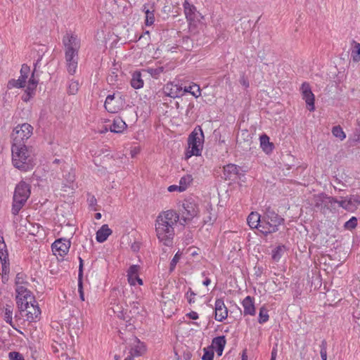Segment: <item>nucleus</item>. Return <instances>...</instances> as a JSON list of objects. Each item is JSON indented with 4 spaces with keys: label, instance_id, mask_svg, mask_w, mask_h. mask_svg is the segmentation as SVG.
Wrapping results in <instances>:
<instances>
[{
    "label": "nucleus",
    "instance_id": "nucleus-54",
    "mask_svg": "<svg viewBox=\"0 0 360 360\" xmlns=\"http://www.w3.org/2000/svg\"><path fill=\"white\" fill-rule=\"evenodd\" d=\"M79 273H78V278L82 280L83 278V265L84 261L81 257H79Z\"/></svg>",
    "mask_w": 360,
    "mask_h": 360
},
{
    "label": "nucleus",
    "instance_id": "nucleus-14",
    "mask_svg": "<svg viewBox=\"0 0 360 360\" xmlns=\"http://www.w3.org/2000/svg\"><path fill=\"white\" fill-rule=\"evenodd\" d=\"M71 243L70 240L65 238H59L52 244V251L55 255L63 257L68 254L70 248Z\"/></svg>",
    "mask_w": 360,
    "mask_h": 360
},
{
    "label": "nucleus",
    "instance_id": "nucleus-29",
    "mask_svg": "<svg viewBox=\"0 0 360 360\" xmlns=\"http://www.w3.org/2000/svg\"><path fill=\"white\" fill-rule=\"evenodd\" d=\"M143 11L145 13V24L146 26L152 25L155 22L154 10L150 11L146 5L143 6Z\"/></svg>",
    "mask_w": 360,
    "mask_h": 360
},
{
    "label": "nucleus",
    "instance_id": "nucleus-9",
    "mask_svg": "<svg viewBox=\"0 0 360 360\" xmlns=\"http://www.w3.org/2000/svg\"><path fill=\"white\" fill-rule=\"evenodd\" d=\"M16 303L19 310H22L27 307L30 303L36 302L35 297L32 292L25 286L15 288Z\"/></svg>",
    "mask_w": 360,
    "mask_h": 360
},
{
    "label": "nucleus",
    "instance_id": "nucleus-64",
    "mask_svg": "<svg viewBox=\"0 0 360 360\" xmlns=\"http://www.w3.org/2000/svg\"><path fill=\"white\" fill-rule=\"evenodd\" d=\"M224 348H218V349H216V352H217V354H218L219 356H221V355L222 354V352H223V351H224Z\"/></svg>",
    "mask_w": 360,
    "mask_h": 360
},
{
    "label": "nucleus",
    "instance_id": "nucleus-40",
    "mask_svg": "<svg viewBox=\"0 0 360 360\" xmlns=\"http://www.w3.org/2000/svg\"><path fill=\"white\" fill-rule=\"evenodd\" d=\"M127 280L129 283L131 285H135L136 283H138L139 285H143V281L141 278H139V275H127Z\"/></svg>",
    "mask_w": 360,
    "mask_h": 360
},
{
    "label": "nucleus",
    "instance_id": "nucleus-17",
    "mask_svg": "<svg viewBox=\"0 0 360 360\" xmlns=\"http://www.w3.org/2000/svg\"><path fill=\"white\" fill-rule=\"evenodd\" d=\"M243 307V314L254 316L255 314V307L254 298L250 296H247L242 302Z\"/></svg>",
    "mask_w": 360,
    "mask_h": 360
},
{
    "label": "nucleus",
    "instance_id": "nucleus-57",
    "mask_svg": "<svg viewBox=\"0 0 360 360\" xmlns=\"http://www.w3.org/2000/svg\"><path fill=\"white\" fill-rule=\"evenodd\" d=\"M240 83L246 88L249 86V82L244 77L240 78Z\"/></svg>",
    "mask_w": 360,
    "mask_h": 360
},
{
    "label": "nucleus",
    "instance_id": "nucleus-32",
    "mask_svg": "<svg viewBox=\"0 0 360 360\" xmlns=\"http://www.w3.org/2000/svg\"><path fill=\"white\" fill-rule=\"evenodd\" d=\"M184 91L187 93H190L195 98H198L201 95V91L199 85L196 84H193V85H189L188 86L184 87Z\"/></svg>",
    "mask_w": 360,
    "mask_h": 360
},
{
    "label": "nucleus",
    "instance_id": "nucleus-51",
    "mask_svg": "<svg viewBox=\"0 0 360 360\" xmlns=\"http://www.w3.org/2000/svg\"><path fill=\"white\" fill-rule=\"evenodd\" d=\"M180 257H181V255L177 252L175 254V255L172 258V259L170 262V271H171L175 269L176 264L178 263V262L180 259Z\"/></svg>",
    "mask_w": 360,
    "mask_h": 360
},
{
    "label": "nucleus",
    "instance_id": "nucleus-52",
    "mask_svg": "<svg viewBox=\"0 0 360 360\" xmlns=\"http://www.w3.org/2000/svg\"><path fill=\"white\" fill-rule=\"evenodd\" d=\"M195 295L196 294L193 291H192L191 288H189L188 291L186 294V298L189 304L195 302Z\"/></svg>",
    "mask_w": 360,
    "mask_h": 360
},
{
    "label": "nucleus",
    "instance_id": "nucleus-7",
    "mask_svg": "<svg viewBox=\"0 0 360 360\" xmlns=\"http://www.w3.org/2000/svg\"><path fill=\"white\" fill-rule=\"evenodd\" d=\"M32 131L33 127L28 123L17 125L11 134L12 145H25Z\"/></svg>",
    "mask_w": 360,
    "mask_h": 360
},
{
    "label": "nucleus",
    "instance_id": "nucleus-13",
    "mask_svg": "<svg viewBox=\"0 0 360 360\" xmlns=\"http://www.w3.org/2000/svg\"><path fill=\"white\" fill-rule=\"evenodd\" d=\"M300 90L303 100L305 101L307 108L309 111L312 112L315 109L314 100L315 97L311 91L310 85L307 82L302 83Z\"/></svg>",
    "mask_w": 360,
    "mask_h": 360
},
{
    "label": "nucleus",
    "instance_id": "nucleus-21",
    "mask_svg": "<svg viewBox=\"0 0 360 360\" xmlns=\"http://www.w3.org/2000/svg\"><path fill=\"white\" fill-rule=\"evenodd\" d=\"M63 171L65 172L63 174V177L64 179V186L71 188L75 180V171L72 168H70V170H67V169H63Z\"/></svg>",
    "mask_w": 360,
    "mask_h": 360
},
{
    "label": "nucleus",
    "instance_id": "nucleus-23",
    "mask_svg": "<svg viewBox=\"0 0 360 360\" xmlns=\"http://www.w3.org/2000/svg\"><path fill=\"white\" fill-rule=\"evenodd\" d=\"M115 98V94H110L105 98L104 107L105 110L110 113H115L119 110V107L112 103Z\"/></svg>",
    "mask_w": 360,
    "mask_h": 360
},
{
    "label": "nucleus",
    "instance_id": "nucleus-50",
    "mask_svg": "<svg viewBox=\"0 0 360 360\" xmlns=\"http://www.w3.org/2000/svg\"><path fill=\"white\" fill-rule=\"evenodd\" d=\"M8 356L10 360H25L22 355L17 352H11Z\"/></svg>",
    "mask_w": 360,
    "mask_h": 360
},
{
    "label": "nucleus",
    "instance_id": "nucleus-11",
    "mask_svg": "<svg viewBox=\"0 0 360 360\" xmlns=\"http://www.w3.org/2000/svg\"><path fill=\"white\" fill-rule=\"evenodd\" d=\"M309 201L311 206L321 212H324L328 209V196L323 193L314 195Z\"/></svg>",
    "mask_w": 360,
    "mask_h": 360
},
{
    "label": "nucleus",
    "instance_id": "nucleus-25",
    "mask_svg": "<svg viewBox=\"0 0 360 360\" xmlns=\"http://www.w3.org/2000/svg\"><path fill=\"white\" fill-rule=\"evenodd\" d=\"M259 139H260V146H261V148H262V150L266 153H269L272 152L273 148H274V145L272 143H271L269 141V137L267 135L264 134L260 136Z\"/></svg>",
    "mask_w": 360,
    "mask_h": 360
},
{
    "label": "nucleus",
    "instance_id": "nucleus-22",
    "mask_svg": "<svg viewBox=\"0 0 360 360\" xmlns=\"http://www.w3.org/2000/svg\"><path fill=\"white\" fill-rule=\"evenodd\" d=\"M181 89L173 83H167L164 87L165 94L171 98L178 97Z\"/></svg>",
    "mask_w": 360,
    "mask_h": 360
},
{
    "label": "nucleus",
    "instance_id": "nucleus-45",
    "mask_svg": "<svg viewBox=\"0 0 360 360\" xmlns=\"http://www.w3.org/2000/svg\"><path fill=\"white\" fill-rule=\"evenodd\" d=\"M25 274L22 273H18L15 276V288L24 286Z\"/></svg>",
    "mask_w": 360,
    "mask_h": 360
},
{
    "label": "nucleus",
    "instance_id": "nucleus-27",
    "mask_svg": "<svg viewBox=\"0 0 360 360\" xmlns=\"http://www.w3.org/2000/svg\"><path fill=\"white\" fill-rule=\"evenodd\" d=\"M131 85L133 88L138 89L143 86V81L141 78V74L139 71H136L132 75Z\"/></svg>",
    "mask_w": 360,
    "mask_h": 360
},
{
    "label": "nucleus",
    "instance_id": "nucleus-34",
    "mask_svg": "<svg viewBox=\"0 0 360 360\" xmlns=\"http://www.w3.org/2000/svg\"><path fill=\"white\" fill-rule=\"evenodd\" d=\"M226 343V338L224 335L218 336L212 340V345L216 348H224Z\"/></svg>",
    "mask_w": 360,
    "mask_h": 360
},
{
    "label": "nucleus",
    "instance_id": "nucleus-26",
    "mask_svg": "<svg viewBox=\"0 0 360 360\" xmlns=\"http://www.w3.org/2000/svg\"><path fill=\"white\" fill-rule=\"evenodd\" d=\"M183 6L187 20L190 21L193 20L195 18V12L196 11L195 7L193 5L190 4L188 1H184Z\"/></svg>",
    "mask_w": 360,
    "mask_h": 360
},
{
    "label": "nucleus",
    "instance_id": "nucleus-3",
    "mask_svg": "<svg viewBox=\"0 0 360 360\" xmlns=\"http://www.w3.org/2000/svg\"><path fill=\"white\" fill-rule=\"evenodd\" d=\"M11 155L13 165L22 172L32 170L34 165V160L32 151L26 145H11Z\"/></svg>",
    "mask_w": 360,
    "mask_h": 360
},
{
    "label": "nucleus",
    "instance_id": "nucleus-4",
    "mask_svg": "<svg viewBox=\"0 0 360 360\" xmlns=\"http://www.w3.org/2000/svg\"><path fill=\"white\" fill-rule=\"evenodd\" d=\"M31 193L30 186L24 181H20L15 186L13 196L11 212L13 215L18 214L20 210L25 205Z\"/></svg>",
    "mask_w": 360,
    "mask_h": 360
},
{
    "label": "nucleus",
    "instance_id": "nucleus-15",
    "mask_svg": "<svg viewBox=\"0 0 360 360\" xmlns=\"http://www.w3.org/2000/svg\"><path fill=\"white\" fill-rule=\"evenodd\" d=\"M214 319L221 322L228 316V309L221 298L217 299L214 303Z\"/></svg>",
    "mask_w": 360,
    "mask_h": 360
},
{
    "label": "nucleus",
    "instance_id": "nucleus-55",
    "mask_svg": "<svg viewBox=\"0 0 360 360\" xmlns=\"http://www.w3.org/2000/svg\"><path fill=\"white\" fill-rule=\"evenodd\" d=\"M53 164H60L62 163V169H68V165L62 160L60 159H55L53 161Z\"/></svg>",
    "mask_w": 360,
    "mask_h": 360
},
{
    "label": "nucleus",
    "instance_id": "nucleus-31",
    "mask_svg": "<svg viewBox=\"0 0 360 360\" xmlns=\"http://www.w3.org/2000/svg\"><path fill=\"white\" fill-rule=\"evenodd\" d=\"M352 44L354 46L351 53V58L354 62L358 63L360 61V44L354 40L352 41Z\"/></svg>",
    "mask_w": 360,
    "mask_h": 360
},
{
    "label": "nucleus",
    "instance_id": "nucleus-44",
    "mask_svg": "<svg viewBox=\"0 0 360 360\" xmlns=\"http://www.w3.org/2000/svg\"><path fill=\"white\" fill-rule=\"evenodd\" d=\"M321 350V357L322 360H327V342L325 340L321 341V344L320 345Z\"/></svg>",
    "mask_w": 360,
    "mask_h": 360
},
{
    "label": "nucleus",
    "instance_id": "nucleus-18",
    "mask_svg": "<svg viewBox=\"0 0 360 360\" xmlns=\"http://www.w3.org/2000/svg\"><path fill=\"white\" fill-rule=\"evenodd\" d=\"M247 222L251 229H257L259 231L262 225L260 214L256 212H252L247 218Z\"/></svg>",
    "mask_w": 360,
    "mask_h": 360
},
{
    "label": "nucleus",
    "instance_id": "nucleus-59",
    "mask_svg": "<svg viewBox=\"0 0 360 360\" xmlns=\"http://www.w3.org/2000/svg\"><path fill=\"white\" fill-rule=\"evenodd\" d=\"M167 191L169 192H174V191H179L178 186L177 185H171L167 188Z\"/></svg>",
    "mask_w": 360,
    "mask_h": 360
},
{
    "label": "nucleus",
    "instance_id": "nucleus-6",
    "mask_svg": "<svg viewBox=\"0 0 360 360\" xmlns=\"http://www.w3.org/2000/svg\"><path fill=\"white\" fill-rule=\"evenodd\" d=\"M203 143L204 134L202 129L200 126H197L188 136V150L186 153V159H188L193 155L200 156L203 148Z\"/></svg>",
    "mask_w": 360,
    "mask_h": 360
},
{
    "label": "nucleus",
    "instance_id": "nucleus-39",
    "mask_svg": "<svg viewBox=\"0 0 360 360\" xmlns=\"http://www.w3.org/2000/svg\"><path fill=\"white\" fill-rule=\"evenodd\" d=\"M35 91V89L27 86L25 91V94L22 96V100L24 102H28L34 96Z\"/></svg>",
    "mask_w": 360,
    "mask_h": 360
},
{
    "label": "nucleus",
    "instance_id": "nucleus-2",
    "mask_svg": "<svg viewBox=\"0 0 360 360\" xmlns=\"http://www.w3.org/2000/svg\"><path fill=\"white\" fill-rule=\"evenodd\" d=\"M65 52V68L70 75L77 72L79 60L80 39L77 35L67 32L62 39Z\"/></svg>",
    "mask_w": 360,
    "mask_h": 360
},
{
    "label": "nucleus",
    "instance_id": "nucleus-42",
    "mask_svg": "<svg viewBox=\"0 0 360 360\" xmlns=\"http://www.w3.org/2000/svg\"><path fill=\"white\" fill-rule=\"evenodd\" d=\"M146 71L153 77L158 78L160 76V75L162 72H163L164 68L163 67H158V68H148Z\"/></svg>",
    "mask_w": 360,
    "mask_h": 360
},
{
    "label": "nucleus",
    "instance_id": "nucleus-28",
    "mask_svg": "<svg viewBox=\"0 0 360 360\" xmlns=\"http://www.w3.org/2000/svg\"><path fill=\"white\" fill-rule=\"evenodd\" d=\"M193 181V177L191 174H186L182 176L179 181V185L178 186L179 192H183L187 189Z\"/></svg>",
    "mask_w": 360,
    "mask_h": 360
},
{
    "label": "nucleus",
    "instance_id": "nucleus-8",
    "mask_svg": "<svg viewBox=\"0 0 360 360\" xmlns=\"http://www.w3.org/2000/svg\"><path fill=\"white\" fill-rule=\"evenodd\" d=\"M181 210V219L184 223L191 221L199 212L198 203L192 198L184 200Z\"/></svg>",
    "mask_w": 360,
    "mask_h": 360
},
{
    "label": "nucleus",
    "instance_id": "nucleus-36",
    "mask_svg": "<svg viewBox=\"0 0 360 360\" xmlns=\"http://www.w3.org/2000/svg\"><path fill=\"white\" fill-rule=\"evenodd\" d=\"M145 350V346L143 344H138L131 349L130 354L134 357L140 356L143 354Z\"/></svg>",
    "mask_w": 360,
    "mask_h": 360
},
{
    "label": "nucleus",
    "instance_id": "nucleus-62",
    "mask_svg": "<svg viewBox=\"0 0 360 360\" xmlns=\"http://www.w3.org/2000/svg\"><path fill=\"white\" fill-rule=\"evenodd\" d=\"M328 203H338V200L333 197H328Z\"/></svg>",
    "mask_w": 360,
    "mask_h": 360
},
{
    "label": "nucleus",
    "instance_id": "nucleus-49",
    "mask_svg": "<svg viewBox=\"0 0 360 360\" xmlns=\"http://www.w3.org/2000/svg\"><path fill=\"white\" fill-rule=\"evenodd\" d=\"M141 267L139 265L137 264H133L129 266V269L127 270V275H139V271L140 270Z\"/></svg>",
    "mask_w": 360,
    "mask_h": 360
},
{
    "label": "nucleus",
    "instance_id": "nucleus-56",
    "mask_svg": "<svg viewBox=\"0 0 360 360\" xmlns=\"http://www.w3.org/2000/svg\"><path fill=\"white\" fill-rule=\"evenodd\" d=\"M188 317H189L191 319L196 320L198 319V314L196 311H191L186 315Z\"/></svg>",
    "mask_w": 360,
    "mask_h": 360
},
{
    "label": "nucleus",
    "instance_id": "nucleus-30",
    "mask_svg": "<svg viewBox=\"0 0 360 360\" xmlns=\"http://www.w3.org/2000/svg\"><path fill=\"white\" fill-rule=\"evenodd\" d=\"M285 251V245H281L277 246L276 248H274L272 250V252H271L272 259L275 262L279 261Z\"/></svg>",
    "mask_w": 360,
    "mask_h": 360
},
{
    "label": "nucleus",
    "instance_id": "nucleus-20",
    "mask_svg": "<svg viewBox=\"0 0 360 360\" xmlns=\"http://www.w3.org/2000/svg\"><path fill=\"white\" fill-rule=\"evenodd\" d=\"M111 233L112 230L108 227V225L103 224L96 232V240L98 243H103Z\"/></svg>",
    "mask_w": 360,
    "mask_h": 360
},
{
    "label": "nucleus",
    "instance_id": "nucleus-43",
    "mask_svg": "<svg viewBox=\"0 0 360 360\" xmlns=\"http://www.w3.org/2000/svg\"><path fill=\"white\" fill-rule=\"evenodd\" d=\"M349 202L352 205V210L360 205V195H350L349 196Z\"/></svg>",
    "mask_w": 360,
    "mask_h": 360
},
{
    "label": "nucleus",
    "instance_id": "nucleus-61",
    "mask_svg": "<svg viewBox=\"0 0 360 360\" xmlns=\"http://www.w3.org/2000/svg\"><path fill=\"white\" fill-rule=\"evenodd\" d=\"M355 323L360 327V314L357 316L356 314L353 315Z\"/></svg>",
    "mask_w": 360,
    "mask_h": 360
},
{
    "label": "nucleus",
    "instance_id": "nucleus-35",
    "mask_svg": "<svg viewBox=\"0 0 360 360\" xmlns=\"http://www.w3.org/2000/svg\"><path fill=\"white\" fill-rule=\"evenodd\" d=\"M332 134L333 135L340 139L341 141L344 140L346 138V134L344 132L342 128L340 126H335L332 129Z\"/></svg>",
    "mask_w": 360,
    "mask_h": 360
},
{
    "label": "nucleus",
    "instance_id": "nucleus-12",
    "mask_svg": "<svg viewBox=\"0 0 360 360\" xmlns=\"http://www.w3.org/2000/svg\"><path fill=\"white\" fill-rule=\"evenodd\" d=\"M26 309L22 310H19L20 313L25 312V316L26 317V321L29 322H35L37 321L41 315V310L39 307L38 303L32 302L27 304Z\"/></svg>",
    "mask_w": 360,
    "mask_h": 360
},
{
    "label": "nucleus",
    "instance_id": "nucleus-38",
    "mask_svg": "<svg viewBox=\"0 0 360 360\" xmlns=\"http://www.w3.org/2000/svg\"><path fill=\"white\" fill-rule=\"evenodd\" d=\"M5 314H4V320L11 324L12 322V315H13V305L6 304L4 308Z\"/></svg>",
    "mask_w": 360,
    "mask_h": 360
},
{
    "label": "nucleus",
    "instance_id": "nucleus-41",
    "mask_svg": "<svg viewBox=\"0 0 360 360\" xmlns=\"http://www.w3.org/2000/svg\"><path fill=\"white\" fill-rule=\"evenodd\" d=\"M357 226V218L355 217H352L348 221H347L344 224V228L347 230H352L355 229Z\"/></svg>",
    "mask_w": 360,
    "mask_h": 360
},
{
    "label": "nucleus",
    "instance_id": "nucleus-33",
    "mask_svg": "<svg viewBox=\"0 0 360 360\" xmlns=\"http://www.w3.org/2000/svg\"><path fill=\"white\" fill-rule=\"evenodd\" d=\"M79 89V83L77 80L70 79L68 84V92L69 94L75 95Z\"/></svg>",
    "mask_w": 360,
    "mask_h": 360
},
{
    "label": "nucleus",
    "instance_id": "nucleus-58",
    "mask_svg": "<svg viewBox=\"0 0 360 360\" xmlns=\"http://www.w3.org/2000/svg\"><path fill=\"white\" fill-rule=\"evenodd\" d=\"M277 356V348L274 347L271 351V360H276Z\"/></svg>",
    "mask_w": 360,
    "mask_h": 360
},
{
    "label": "nucleus",
    "instance_id": "nucleus-46",
    "mask_svg": "<svg viewBox=\"0 0 360 360\" xmlns=\"http://www.w3.org/2000/svg\"><path fill=\"white\" fill-rule=\"evenodd\" d=\"M214 352L212 349L204 348V354L202 356V360H213Z\"/></svg>",
    "mask_w": 360,
    "mask_h": 360
},
{
    "label": "nucleus",
    "instance_id": "nucleus-37",
    "mask_svg": "<svg viewBox=\"0 0 360 360\" xmlns=\"http://www.w3.org/2000/svg\"><path fill=\"white\" fill-rule=\"evenodd\" d=\"M269 318L268 310L265 307H262L259 309L258 322L261 324L264 323L269 320Z\"/></svg>",
    "mask_w": 360,
    "mask_h": 360
},
{
    "label": "nucleus",
    "instance_id": "nucleus-24",
    "mask_svg": "<svg viewBox=\"0 0 360 360\" xmlns=\"http://www.w3.org/2000/svg\"><path fill=\"white\" fill-rule=\"evenodd\" d=\"M239 167L233 164H229L224 167V173L226 179H232L238 176Z\"/></svg>",
    "mask_w": 360,
    "mask_h": 360
},
{
    "label": "nucleus",
    "instance_id": "nucleus-19",
    "mask_svg": "<svg viewBox=\"0 0 360 360\" xmlns=\"http://www.w3.org/2000/svg\"><path fill=\"white\" fill-rule=\"evenodd\" d=\"M127 125L124 121L120 117L113 120L112 124L110 126V131L113 133L119 134L124 131Z\"/></svg>",
    "mask_w": 360,
    "mask_h": 360
},
{
    "label": "nucleus",
    "instance_id": "nucleus-16",
    "mask_svg": "<svg viewBox=\"0 0 360 360\" xmlns=\"http://www.w3.org/2000/svg\"><path fill=\"white\" fill-rule=\"evenodd\" d=\"M0 262L1 264V281L3 283H6L9 279L10 273V262L8 256L1 257Z\"/></svg>",
    "mask_w": 360,
    "mask_h": 360
},
{
    "label": "nucleus",
    "instance_id": "nucleus-1",
    "mask_svg": "<svg viewBox=\"0 0 360 360\" xmlns=\"http://www.w3.org/2000/svg\"><path fill=\"white\" fill-rule=\"evenodd\" d=\"M179 220V215L174 210H167L160 214L155 221L156 236L166 246H170L174 236V226Z\"/></svg>",
    "mask_w": 360,
    "mask_h": 360
},
{
    "label": "nucleus",
    "instance_id": "nucleus-48",
    "mask_svg": "<svg viewBox=\"0 0 360 360\" xmlns=\"http://www.w3.org/2000/svg\"><path fill=\"white\" fill-rule=\"evenodd\" d=\"M338 205L346 210H352V205L349 202V196L342 200H338Z\"/></svg>",
    "mask_w": 360,
    "mask_h": 360
},
{
    "label": "nucleus",
    "instance_id": "nucleus-10",
    "mask_svg": "<svg viewBox=\"0 0 360 360\" xmlns=\"http://www.w3.org/2000/svg\"><path fill=\"white\" fill-rule=\"evenodd\" d=\"M30 68L27 64H23L20 69V76L18 79H12L8 82V88H22L25 86L27 79L28 78Z\"/></svg>",
    "mask_w": 360,
    "mask_h": 360
},
{
    "label": "nucleus",
    "instance_id": "nucleus-63",
    "mask_svg": "<svg viewBox=\"0 0 360 360\" xmlns=\"http://www.w3.org/2000/svg\"><path fill=\"white\" fill-rule=\"evenodd\" d=\"M211 283V280L209 278H206L205 280L203 281V285L207 286Z\"/></svg>",
    "mask_w": 360,
    "mask_h": 360
},
{
    "label": "nucleus",
    "instance_id": "nucleus-53",
    "mask_svg": "<svg viewBox=\"0 0 360 360\" xmlns=\"http://www.w3.org/2000/svg\"><path fill=\"white\" fill-rule=\"evenodd\" d=\"M78 291L79 293L80 299L82 301H84V291H83L82 279L79 280V278H78Z\"/></svg>",
    "mask_w": 360,
    "mask_h": 360
},
{
    "label": "nucleus",
    "instance_id": "nucleus-47",
    "mask_svg": "<svg viewBox=\"0 0 360 360\" xmlns=\"http://www.w3.org/2000/svg\"><path fill=\"white\" fill-rule=\"evenodd\" d=\"M37 72H32V75L30 77V78L28 80V87H31V88H33V89H35L37 88V86L39 83V79H37L35 78V74Z\"/></svg>",
    "mask_w": 360,
    "mask_h": 360
},
{
    "label": "nucleus",
    "instance_id": "nucleus-5",
    "mask_svg": "<svg viewBox=\"0 0 360 360\" xmlns=\"http://www.w3.org/2000/svg\"><path fill=\"white\" fill-rule=\"evenodd\" d=\"M283 218L276 213L271 207H267L262 219L259 231L265 236L275 233L278 231V226L283 224Z\"/></svg>",
    "mask_w": 360,
    "mask_h": 360
},
{
    "label": "nucleus",
    "instance_id": "nucleus-60",
    "mask_svg": "<svg viewBox=\"0 0 360 360\" xmlns=\"http://www.w3.org/2000/svg\"><path fill=\"white\" fill-rule=\"evenodd\" d=\"M41 60V56L38 58V60L34 64V70L33 72H37V68L39 67V64Z\"/></svg>",
    "mask_w": 360,
    "mask_h": 360
}]
</instances>
